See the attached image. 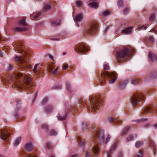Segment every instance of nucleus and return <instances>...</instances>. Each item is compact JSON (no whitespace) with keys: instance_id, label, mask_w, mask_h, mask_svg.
Returning a JSON list of instances; mask_svg holds the SVG:
<instances>
[{"instance_id":"1","label":"nucleus","mask_w":157,"mask_h":157,"mask_svg":"<svg viewBox=\"0 0 157 157\" xmlns=\"http://www.w3.org/2000/svg\"><path fill=\"white\" fill-rule=\"evenodd\" d=\"M93 129V137L92 140L94 142L90 147L89 151L86 154L85 157H96L99 152V145L104 142L105 138L104 132L103 131H100L97 128L92 126Z\"/></svg>"},{"instance_id":"2","label":"nucleus","mask_w":157,"mask_h":157,"mask_svg":"<svg viewBox=\"0 0 157 157\" xmlns=\"http://www.w3.org/2000/svg\"><path fill=\"white\" fill-rule=\"evenodd\" d=\"M14 86L20 89L30 90L33 86L31 79L21 73H17L14 75Z\"/></svg>"},{"instance_id":"3","label":"nucleus","mask_w":157,"mask_h":157,"mask_svg":"<svg viewBox=\"0 0 157 157\" xmlns=\"http://www.w3.org/2000/svg\"><path fill=\"white\" fill-rule=\"evenodd\" d=\"M15 52L19 53H23V52L25 55L23 56H16L15 57V60L17 61L19 66L22 68H26L28 67V63L27 62L28 55L26 52V49H25V47L21 44H15L13 45Z\"/></svg>"},{"instance_id":"4","label":"nucleus","mask_w":157,"mask_h":157,"mask_svg":"<svg viewBox=\"0 0 157 157\" xmlns=\"http://www.w3.org/2000/svg\"><path fill=\"white\" fill-rule=\"evenodd\" d=\"M104 101L100 96H95L89 98L87 104L86 105L87 108L91 110L93 112L96 109H98L100 107L99 104L102 105Z\"/></svg>"},{"instance_id":"5","label":"nucleus","mask_w":157,"mask_h":157,"mask_svg":"<svg viewBox=\"0 0 157 157\" xmlns=\"http://www.w3.org/2000/svg\"><path fill=\"white\" fill-rule=\"evenodd\" d=\"M101 82L103 85H104L107 80L109 81V83L113 84L115 82L117 78L114 73H109L107 72H103L101 74Z\"/></svg>"},{"instance_id":"6","label":"nucleus","mask_w":157,"mask_h":157,"mask_svg":"<svg viewBox=\"0 0 157 157\" xmlns=\"http://www.w3.org/2000/svg\"><path fill=\"white\" fill-rule=\"evenodd\" d=\"M130 56V49L127 47L120 49L117 52V56L119 61H122L128 58Z\"/></svg>"},{"instance_id":"7","label":"nucleus","mask_w":157,"mask_h":157,"mask_svg":"<svg viewBox=\"0 0 157 157\" xmlns=\"http://www.w3.org/2000/svg\"><path fill=\"white\" fill-rule=\"evenodd\" d=\"M145 99L144 95L139 92L135 94L132 99V103L133 106H136L140 102V100H143Z\"/></svg>"},{"instance_id":"8","label":"nucleus","mask_w":157,"mask_h":157,"mask_svg":"<svg viewBox=\"0 0 157 157\" xmlns=\"http://www.w3.org/2000/svg\"><path fill=\"white\" fill-rule=\"evenodd\" d=\"M18 24L23 27L15 28V30L16 31L22 32L26 31L28 29L27 25L26 23L25 19H23L20 21L18 23Z\"/></svg>"},{"instance_id":"9","label":"nucleus","mask_w":157,"mask_h":157,"mask_svg":"<svg viewBox=\"0 0 157 157\" xmlns=\"http://www.w3.org/2000/svg\"><path fill=\"white\" fill-rule=\"evenodd\" d=\"M98 28V25L96 23L92 22L90 24V25L86 33L90 35H94L96 33Z\"/></svg>"},{"instance_id":"10","label":"nucleus","mask_w":157,"mask_h":157,"mask_svg":"<svg viewBox=\"0 0 157 157\" xmlns=\"http://www.w3.org/2000/svg\"><path fill=\"white\" fill-rule=\"evenodd\" d=\"M90 49L88 46L84 45H79L76 46L75 48V51L79 54H84L85 52H87Z\"/></svg>"},{"instance_id":"11","label":"nucleus","mask_w":157,"mask_h":157,"mask_svg":"<svg viewBox=\"0 0 157 157\" xmlns=\"http://www.w3.org/2000/svg\"><path fill=\"white\" fill-rule=\"evenodd\" d=\"M8 132L5 128L0 131V137L2 140H4L6 142L8 141L9 135L7 134Z\"/></svg>"},{"instance_id":"12","label":"nucleus","mask_w":157,"mask_h":157,"mask_svg":"<svg viewBox=\"0 0 157 157\" xmlns=\"http://www.w3.org/2000/svg\"><path fill=\"white\" fill-rule=\"evenodd\" d=\"M55 65L52 63L49 64L48 66V71L53 75L56 74L57 73L59 69V67H57L55 70L53 71V69L55 68Z\"/></svg>"},{"instance_id":"13","label":"nucleus","mask_w":157,"mask_h":157,"mask_svg":"<svg viewBox=\"0 0 157 157\" xmlns=\"http://www.w3.org/2000/svg\"><path fill=\"white\" fill-rule=\"evenodd\" d=\"M69 111L67 110V111L64 110L60 111H59L58 116V119L60 120H63L66 118L67 113Z\"/></svg>"},{"instance_id":"14","label":"nucleus","mask_w":157,"mask_h":157,"mask_svg":"<svg viewBox=\"0 0 157 157\" xmlns=\"http://www.w3.org/2000/svg\"><path fill=\"white\" fill-rule=\"evenodd\" d=\"M24 148L26 151H30L33 149V146L31 143H28L26 144Z\"/></svg>"},{"instance_id":"15","label":"nucleus","mask_w":157,"mask_h":157,"mask_svg":"<svg viewBox=\"0 0 157 157\" xmlns=\"http://www.w3.org/2000/svg\"><path fill=\"white\" fill-rule=\"evenodd\" d=\"M108 120L111 122H114L116 123H119L122 122V121L117 117L113 118L109 117L108 118Z\"/></svg>"},{"instance_id":"16","label":"nucleus","mask_w":157,"mask_h":157,"mask_svg":"<svg viewBox=\"0 0 157 157\" xmlns=\"http://www.w3.org/2000/svg\"><path fill=\"white\" fill-rule=\"evenodd\" d=\"M149 56L152 62L155 61L157 60V56L152 52H149Z\"/></svg>"},{"instance_id":"17","label":"nucleus","mask_w":157,"mask_h":157,"mask_svg":"<svg viewBox=\"0 0 157 157\" xmlns=\"http://www.w3.org/2000/svg\"><path fill=\"white\" fill-rule=\"evenodd\" d=\"M83 18V15L82 13H80L75 17L74 21L75 22H78L81 21Z\"/></svg>"},{"instance_id":"18","label":"nucleus","mask_w":157,"mask_h":157,"mask_svg":"<svg viewBox=\"0 0 157 157\" xmlns=\"http://www.w3.org/2000/svg\"><path fill=\"white\" fill-rule=\"evenodd\" d=\"M61 24V20L60 19H58L56 20H53L51 22V25L53 26H56L60 25Z\"/></svg>"},{"instance_id":"19","label":"nucleus","mask_w":157,"mask_h":157,"mask_svg":"<svg viewBox=\"0 0 157 157\" xmlns=\"http://www.w3.org/2000/svg\"><path fill=\"white\" fill-rule=\"evenodd\" d=\"M51 4L49 3L45 4L44 6L43 11L49 10L51 9Z\"/></svg>"},{"instance_id":"20","label":"nucleus","mask_w":157,"mask_h":157,"mask_svg":"<svg viewBox=\"0 0 157 157\" xmlns=\"http://www.w3.org/2000/svg\"><path fill=\"white\" fill-rule=\"evenodd\" d=\"M111 13L110 11L107 10L102 12L101 13V16L102 17H104L109 15Z\"/></svg>"},{"instance_id":"21","label":"nucleus","mask_w":157,"mask_h":157,"mask_svg":"<svg viewBox=\"0 0 157 157\" xmlns=\"http://www.w3.org/2000/svg\"><path fill=\"white\" fill-rule=\"evenodd\" d=\"M132 27H129L122 31V33L124 34H130L132 33Z\"/></svg>"},{"instance_id":"22","label":"nucleus","mask_w":157,"mask_h":157,"mask_svg":"<svg viewBox=\"0 0 157 157\" xmlns=\"http://www.w3.org/2000/svg\"><path fill=\"white\" fill-rule=\"evenodd\" d=\"M136 137V134H131L129 135L126 139V141L129 142L131 141H132L134 140V138Z\"/></svg>"},{"instance_id":"23","label":"nucleus","mask_w":157,"mask_h":157,"mask_svg":"<svg viewBox=\"0 0 157 157\" xmlns=\"http://www.w3.org/2000/svg\"><path fill=\"white\" fill-rule=\"evenodd\" d=\"M77 142L79 144V146L83 147L84 145V140L82 139L81 137H79L77 138Z\"/></svg>"},{"instance_id":"24","label":"nucleus","mask_w":157,"mask_h":157,"mask_svg":"<svg viewBox=\"0 0 157 157\" xmlns=\"http://www.w3.org/2000/svg\"><path fill=\"white\" fill-rule=\"evenodd\" d=\"M98 3L93 2L90 3L89 4V6L90 7L97 9L98 7Z\"/></svg>"},{"instance_id":"25","label":"nucleus","mask_w":157,"mask_h":157,"mask_svg":"<svg viewBox=\"0 0 157 157\" xmlns=\"http://www.w3.org/2000/svg\"><path fill=\"white\" fill-rule=\"evenodd\" d=\"M53 109V107L51 105H49L46 107L45 110L48 113H50L52 112Z\"/></svg>"},{"instance_id":"26","label":"nucleus","mask_w":157,"mask_h":157,"mask_svg":"<svg viewBox=\"0 0 157 157\" xmlns=\"http://www.w3.org/2000/svg\"><path fill=\"white\" fill-rule=\"evenodd\" d=\"M130 127L128 126L125 127L121 133V136H124L127 133L129 130Z\"/></svg>"},{"instance_id":"27","label":"nucleus","mask_w":157,"mask_h":157,"mask_svg":"<svg viewBox=\"0 0 157 157\" xmlns=\"http://www.w3.org/2000/svg\"><path fill=\"white\" fill-rule=\"evenodd\" d=\"M153 109L151 106H147L144 109V113H147L149 112H151V110Z\"/></svg>"},{"instance_id":"28","label":"nucleus","mask_w":157,"mask_h":157,"mask_svg":"<svg viewBox=\"0 0 157 157\" xmlns=\"http://www.w3.org/2000/svg\"><path fill=\"white\" fill-rule=\"evenodd\" d=\"M21 137H19L17 138L15 141L13 142V145L14 146H17L20 143L21 140Z\"/></svg>"},{"instance_id":"29","label":"nucleus","mask_w":157,"mask_h":157,"mask_svg":"<svg viewBox=\"0 0 157 157\" xmlns=\"http://www.w3.org/2000/svg\"><path fill=\"white\" fill-rule=\"evenodd\" d=\"M128 82L129 81L128 80L124 81L122 84L120 85L119 88L121 90L123 89L124 87L128 84Z\"/></svg>"},{"instance_id":"30","label":"nucleus","mask_w":157,"mask_h":157,"mask_svg":"<svg viewBox=\"0 0 157 157\" xmlns=\"http://www.w3.org/2000/svg\"><path fill=\"white\" fill-rule=\"evenodd\" d=\"M117 147V143H114L112 146L111 149L109 153L108 154V157H109L111 153L112 152V151L115 148Z\"/></svg>"},{"instance_id":"31","label":"nucleus","mask_w":157,"mask_h":157,"mask_svg":"<svg viewBox=\"0 0 157 157\" xmlns=\"http://www.w3.org/2000/svg\"><path fill=\"white\" fill-rule=\"evenodd\" d=\"M57 132L55 130L52 129L50 131L49 135L50 136H56L57 135Z\"/></svg>"},{"instance_id":"32","label":"nucleus","mask_w":157,"mask_h":157,"mask_svg":"<svg viewBox=\"0 0 157 157\" xmlns=\"http://www.w3.org/2000/svg\"><path fill=\"white\" fill-rule=\"evenodd\" d=\"M66 85L67 90L70 93H71L72 90L71 89L70 83L68 82H67Z\"/></svg>"},{"instance_id":"33","label":"nucleus","mask_w":157,"mask_h":157,"mask_svg":"<svg viewBox=\"0 0 157 157\" xmlns=\"http://www.w3.org/2000/svg\"><path fill=\"white\" fill-rule=\"evenodd\" d=\"M143 142L142 141H137L135 144V146L137 148H139V147L140 146H142L143 144Z\"/></svg>"},{"instance_id":"34","label":"nucleus","mask_w":157,"mask_h":157,"mask_svg":"<svg viewBox=\"0 0 157 157\" xmlns=\"http://www.w3.org/2000/svg\"><path fill=\"white\" fill-rule=\"evenodd\" d=\"M143 151L142 150H140L139 151L136 157H143Z\"/></svg>"},{"instance_id":"35","label":"nucleus","mask_w":157,"mask_h":157,"mask_svg":"<svg viewBox=\"0 0 157 157\" xmlns=\"http://www.w3.org/2000/svg\"><path fill=\"white\" fill-rule=\"evenodd\" d=\"M155 15L154 13H152L149 17V21L151 22L153 21L155 19Z\"/></svg>"},{"instance_id":"36","label":"nucleus","mask_w":157,"mask_h":157,"mask_svg":"<svg viewBox=\"0 0 157 157\" xmlns=\"http://www.w3.org/2000/svg\"><path fill=\"white\" fill-rule=\"evenodd\" d=\"M48 98L47 97L44 98L41 102V103L43 105H44L47 103L48 101Z\"/></svg>"},{"instance_id":"37","label":"nucleus","mask_w":157,"mask_h":157,"mask_svg":"<svg viewBox=\"0 0 157 157\" xmlns=\"http://www.w3.org/2000/svg\"><path fill=\"white\" fill-rule=\"evenodd\" d=\"M41 14V12H39L37 13L36 14H35L34 19L35 20L39 18V17L40 16Z\"/></svg>"},{"instance_id":"38","label":"nucleus","mask_w":157,"mask_h":157,"mask_svg":"<svg viewBox=\"0 0 157 157\" xmlns=\"http://www.w3.org/2000/svg\"><path fill=\"white\" fill-rule=\"evenodd\" d=\"M41 128L42 129L47 130L48 129V126L46 124H43L41 125Z\"/></svg>"},{"instance_id":"39","label":"nucleus","mask_w":157,"mask_h":157,"mask_svg":"<svg viewBox=\"0 0 157 157\" xmlns=\"http://www.w3.org/2000/svg\"><path fill=\"white\" fill-rule=\"evenodd\" d=\"M39 63H37L35 64L33 68V71L34 73H36L37 71V68Z\"/></svg>"},{"instance_id":"40","label":"nucleus","mask_w":157,"mask_h":157,"mask_svg":"<svg viewBox=\"0 0 157 157\" xmlns=\"http://www.w3.org/2000/svg\"><path fill=\"white\" fill-rule=\"evenodd\" d=\"M123 2L121 0H119L118 2V6L119 8L123 6Z\"/></svg>"},{"instance_id":"41","label":"nucleus","mask_w":157,"mask_h":157,"mask_svg":"<svg viewBox=\"0 0 157 157\" xmlns=\"http://www.w3.org/2000/svg\"><path fill=\"white\" fill-rule=\"evenodd\" d=\"M129 9L128 8H127L124 9L123 11V13L124 14H127L128 13L129 11Z\"/></svg>"},{"instance_id":"42","label":"nucleus","mask_w":157,"mask_h":157,"mask_svg":"<svg viewBox=\"0 0 157 157\" xmlns=\"http://www.w3.org/2000/svg\"><path fill=\"white\" fill-rule=\"evenodd\" d=\"M148 41L150 43H152L154 41V38L152 36H149L148 38Z\"/></svg>"},{"instance_id":"43","label":"nucleus","mask_w":157,"mask_h":157,"mask_svg":"<svg viewBox=\"0 0 157 157\" xmlns=\"http://www.w3.org/2000/svg\"><path fill=\"white\" fill-rule=\"evenodd\" d=\"M76 4L77 6H78L80 7L82 6V3L81 1H78L76 2Z\"/></svg>"},{"instance_id":"44","label":"nucleus","mask_w":157,"mask_h":157,"mask_svg":"<svg viewBox=\"0 0 157 157\" xmlns=\"http://www.w3.org/2000/svg\"><path fill=\"white\" fill-rule=\"evenodd\" d=\"M104 68L105 70H108L109 68V67L108 64H105L104 65Z\"/></svg>"},{"instance_id":"45","label":"nucleus","mask_w":157,"mask_h":157,"mask_svg":"<svg viewBox=\"0 0 157 157\" xmlns=\"http://www.w3.org/2000/svg\"><path fill=\"white\" fill-rule=\"evenodd\" d=\"M111 137L109 135L107 137L106 139V141L105 142V144H106L109 141Z\"/></svg>"},{"instance_id":"46","label":"nucleus","mask_w":157,"mask_h":157,"mask_svg":"<svg viewBox=\"0 0 157 157\" xmlns=\"http://www.w3.org/2000/svg\"><path fill=\"white\" fill-rule=\"evenodd\" d=\"M86 126V122H83L82 123V126L83 130L85 129V127Z\"/></svg>"},{"instance_id":"47","label":"nucleus","mask_w":157,"mask_h":157,"mask_svg":"<svg viewBox=\"0 0 157 157\" xmlns=\"http://www.w3.org/2000/svg\"><path fill=\"white\" fill-rule=\"evenodd\" d=\"M147 28V27H145L144 26L142 25V26H141L139 27L138 28L140 30H142V29H143L146 30V29Z\"/></svg>"},{"instance_id":"48","label":"nucleus","mask_w":157,"mask_h":157,"mask_svg":"<svg viewBox=\"0 0 157 157\" xmlns=\"http://www.w3.org/2000/svg\"><path fill=\"white\" fill-rule=\"evenodd\" d=\"M63 69L65 70L68 67V64H63Z\"/></svg>"},{"instance_id":"49","label":"nucleus","mask_w":157,"mask_h":157,"mask_svg":"<svg viewBox=\"0 0 157 157\" xmlns=\"http://www.w3.org/2000/svg\"><path fill=\"white\" fill-rule=\"evenodd\" d=\"M13 68V66L10 64H9L8 66V69L9 70H11Z\"/></svg>"},{"instance_id":"50","label":"nucleus","mask_w":157,"mask_h":157,"mask_svg":"<svg viewBox=\"0 0 157 157\" xmlns=\"http://www.w3.org/2000/svg\"><path fill=\"white\" fill-rule=\"evenodd\" d=\"M51 144L50 143H48L46 144V146L48 148H49L51 147Z\"/></svg>"},{"instance_id":"51","label":"nucleus","mask_w":157,"mask_h":157,"mask_svg":"<svg viewBox=\"0 0 157 157\" xmlns=\"http://www.w3.org/2000/svg\"><path fill=\"white\" fill-rule=\"evenodd\" d=\"M34 17H35L34 14H31L30 16V18L32 20H35Z\"/></svg>"},{"instance_id":"52","label":"nucleus","mask_w":157,"mask_h":157,"mask_svg":"<svg viewBox=\"0 0 157 157\" xmlns=\"http://www.w3.org/2000/svg\"><path fill=\"white\" fill-rule=\"evenodd\" d=\"M137 83V82L136 79H134L133 80V82L132 84L134 85H136Z\"/></svg>"},{"instance_id":"53","label":"nucleus","mask_w":157,"mask_h":157,"mask_svg":"<svg viewBox=\"0 0 157 157\" xmlns=\"http://www.w3.org/2000/svg\"><path fill=\"white\" fill-rule=\"evenodd\" d=\"M55 87L56 89H61V86L60 85H59L57 86H55Z\"/></svg>"},{"instance_id":"54","label":"nucleus","mask_w":157,"mask_h":157,"mask_svg":"<svg viewBox=\"0 0 157 157\" xmlns=\"http://www.w3.org/2000/svg\"><path fill=\"white\" fill-rule=\"evenodd\" d=\"M27 157H37L36 155H35L32 154H30Z\"/></svg>"},{"instance_id":"55","label":"nucleus","mask_w":157,"mask_h":157,"mask_svg":"<svg viewBox=\"0 0 157 157\" xmlns=\"http://www.w3.org/2000/svg\"><path fill=\"white\" fill-rule=\"evenodd\" d=\"M147 118H146V119H141V120H138L137 121H147Z\"/></svg>"},{"instance_id":"56","label":"nucleus","mask_w":157,"mask_h":157,"mask_svg":"<svg viewBox=\"0 0 157 157\" xmlns=\"http://www.w3.org/2000/svg\"><path fill=\"white\" fill-rule=\"evenodd\" d=\"M49 57L52 60H53V59H54V58L52 56L50 55H49Z\"/></svg>"},{"instance_id":"57","label":"nucleus","mask_w":157,"mask_h":157,"mask_svg":"<svg viewBox=\"0 0 157 157\" xmlns=\"http://www.w3.org/2000/svg\"><path fill=\"white\" fill-rule=\"evenodd\" d=\"M3 53L2 52L0 51V57H2L3 56Z\"/></svg>"},{"instance_id":"58","label":"nucleus","mask_w":157,"mask_h":157,"mask_svg":"<svg viewBox=\"0 0 157 157\" xmlns=\"http://www.w3.org/2000/svg\"><path fill=\"white\" fill-rule=\"evenodd\" d=\"M71 157H78V155H75Z\"/></svg>"},{"instance_id":"59","label":"nucleus","mask_w":157,"mask_h":157,"mask_svg":"<svg viewBox=\"0 0 157 157\" xmlns=\"http://www.w3.org/2000/svg\"><path fill=\"white\" fill-rule=\"evenodd\" d=\"M154 127L155 128H157V123L154 125Z\"/></svg>"},{"instance_id":"60","label":"nucleus","mask_w":157,"mask_h":157,"mask_svg":"<svg viewBox=\"0 0 157 157\" xmlns=\"http://www.w3.org/2000/svg\"><path fill=\"white\" fill-rule=\"evenodd\" d=\"M122 154L121 153H120L119 155V157H122Z\"/></svg>"},{"instance_id":"61","label":"nucleus","mask_w":157,"mask_h":157,"mask_svg":"<svg viewBox=\"0 0 157 157\" xmlns=\"http://www.w3.org/2000/svg\"><path fill=\"white\" fill-rule=\"evenodd\" d=\"M76 26L78 27H79V25L77 23V22H76Z\"/></svg>"},{"instance_id":"62","label":"nucleus","mask_w":157,"mask_h":157,"mask_svg":"<svg viewBox=\"0 0 157 157\" xmlns=\"http://www.w3.org/2000/svg\"><path fill=\"white\" fill-rule=\"evenodd\" d=\"M52 40H59L58 39H52Z\"/></svg>"},{"instance_id":"63","label":"nucleus","mask_w":157,"mask_h":157,"mask_svg":"<svg viewBox=\"0 0 157 157\" xmlns=\"http://www.w3.org/2000/svg\"><path fill=\"white\" fill-rule=\"evenodd\" d=\"M66 53L65 52H63V56L65 55L66 54Z\"/></svg>"},{"instance_id":"64","label":"nucleus","mask_w":157,"mask_h":157,"mask_svg":"<svg viewBox=\"0 0 157 157\" xmlns=\"http://www.w3.org/2000/svg\"><path fill=\"white\" fill-rule=\"evenodd\" d=\"M29 67L30 68H32L33 67L31 66H29Z\"/></svg>"}]
</instances>
